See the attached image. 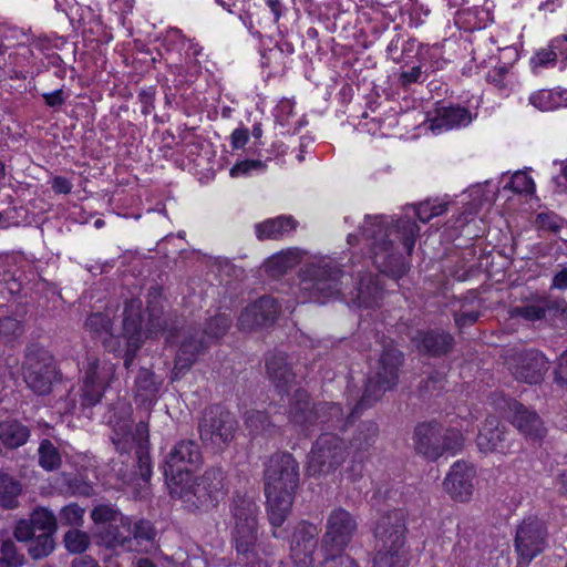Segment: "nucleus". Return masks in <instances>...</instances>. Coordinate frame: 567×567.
I'll return each mask as SVG.
<instances>
[{
	"label": "nucleus",
	"instance_id": "43",
	"mask_svg": "<svg viewBox=\"0 0 567 567\" xmlns=\"http://www.w3.org/2000/svg\"><path fill=\"white\" fill-rule=\"evenodd\" d=\"M22 491L21 484L8 474L0 473V503L6 508L17 506V497Z\"/></svg>",
	"mask_w": 567,
	"mask_h": 567
},
{
	"label": "nucleus",
	"instance_id": "47",
	"mask_svg": "<svg viewBox=\"0 0 567 567\" xmlns=\"http://www.w3.org/2000/svg\"><path fill=\"white\" fill-rule=\"evenodd\" d=\"M123 517L121 513L112 505L101 504L95 506L91 512V518L96 525V532L104 526L112 523H117L118 518Z\"/></svg>",
	"mask_w": 567,
	"mask_h": 567
},
{
	"label": "nucleus",
	"instance_id": "22",
	"mask_svg": "<svg viewBox=\"0 0 567 567\" xmlns=\"http://www.w3.org/2000/svg\"><path fill=\"white\" fill-rule=\"evenodd\" d=\"M84 330L110 352L120 350V336L114 334L113 322L106 312H93L84 321Z\"/></svg>",
	"mask_w": 567,
	"mask_h": 567
},
{
	"label": "nucleus",
	"instance_id": "5",
	"mask_svg": "<svg viewBox=\"0 0 567 567\" xmlns=\"http://www.w3.org/2000/svg\"><path fill=\"white\" fill-rule=\"evenodd\" d=\"M230 509L235 520L233 538L238 561L247 567H266L256 551L259 507L255 498L236 494Z\"/></svg>",
	"mask_w": 567,
	"mask_h": 567
},
{
	"label": "nucleus",
	"instance_id": "49",
	"mask_svg": "<svg viewBox=\"0 0 567 567\" xmlns=\"http://www.w3.org/2000/svg\"><path fill=\"white\" fill-rule=\"evenodd\" d=\"M93 373V372H90ZM92 374L83 378V386L81 394V403L85 406H93L97 404L103 395L105 386L93 383Z\"/></svg>",
	"mask_w": 567,
	"mask_h": 567
},
{
	"label": "nucleus",
	"instance_id": "41",
	"mask_svg": "<svg viewBox=\"0 0 567 567\" xmlns=\"http://www.w3.org/2000/svg\"><path fill=\"white\" fill-rule=\"evenodd\" d=\"M121 526L125 532L130 533L132 543L146 540L150 542L154 538L155 533L152 524L148 520L140 519L135 523L130 517H121Z\"/></svg>",
	"mask_w": 567,
	"mask_h": 567
},
{
	"label": "nucleus",
	"instance_id": "29",
	"mask_svg": "<svg viewBox=\"0 0 567 567\" xmlns=\"http://www.w3.org/2000/svg\"><path fill=\"white\" fill-rule=\"evenodd\" d=\"M351 301L358 307L371 308L379 303L382 298V289L372 275H364L360 278L359 286L349 292Z\"/></svg>",
	"mask_w": 567,
	"mask_h": 567
},
{
	"label": "nucleus",
	"instance_id": "48",
	"mask_svg": "<svg viewBox=\"0 0 567 567\" xmlns=\"http://www.w3.org/2000/svg\"><path fill=\"white\" fill-rule=\"evenodd\" d=\"M64 545L71 554H82L90 546V537L85 532L80 529H70L64 535Z\"/></svg>",
	"mask_w": 567,
	"mask_h": 567
},
{
	"label": "nucleus",
	"instance_id": "34",
	"mask_svg": "<svg viewBox=\"0 0 567 567\" xmlns=\"http://www.w3.org/2000/svg\"><path fill=\"white\" fill-rule=\"evenodd\" d=\"M96 535L109 548L121 547L126 550L135 549L134 546H132V537H130V533L125 532L121 526V517L117 523H112L109 526L100 528L99 532H96Z\"/></svg>",
	"mask_w": 567,
	"mask_h": 567
},
{
	"label": "nucleus",
	"instance_id": "32",
	"mask_svg": "<svg viewBox=\"0 0 567 567\" xmlns=\"http://www.w3.org/2000/svg\"><path fill=\"white\" fill-rule=\"evenodd\" d=\"M142 306L143 303L140 299H131L125 303L122 337L126 341H132L133 338H136L138 342H143Z\"/></svg>",
	"mask_w": 567,
	"mask_h": 567
},
{
	"label": "nucleus",
	"instance_id": "3",
	"mask_svg": "<svg viewBox=\"0 0 567 567\" xmlns=\"http://www.w3.org/2000/svg\"><path fill=\"white\" fill-rule=\"evenodd\" d=\"M113 429L112 442L120 453L134 451L136 457V470L130 480V484L144 487L152 476V462L148 453V424L140 421L133 431L131 420V405L125 401H118L115 411L109 419Z\"/></svg>",
	"mask_w": 567,
	"mask_h": 567
},
{
	"label": "nucleus",
	"instance_id": "33",
	"mask_svg": "<svg viewBox=\"0 0 567 567\" xmlns=\"http://www.w3.org/2000/svg\"><path fill=\"white\" fill-rule=\"evenodd\" d=\"M302 259L299 249L289 248L271 256L265 264L266 271L272 277H280L295 268Z\"/></svg>",
	"mask_w": 567,
	"mask_h": 567
},
{
	"label": "nucleus",
	"instance_id": "52",
	"mask_svg": "<svg viewBox=\"0 0 567 567\" xmlns=\"http://www.w3.org/2000/svg\"><path fill=\"white\" fill-rule=\"evenodd\" d=\"M508 187L518 194L526 193L532 194L535 190V184L530 176L526 172H516L508 183Z\"/></svg>",
	"mask_w": 567,
	"mask_h": 567
},
{
	"label": "nucleus",
	"instance_id": "60",
	"mask_svg": "<svg viewBox=\"0 0 567 567\" xmlns=\"http://www.w3.org/2000/svg\"><path fill=\"white\" fill-rule=\"evenodd\" d=\"M322 567H359L357 561L346 554L327 557Z\"/></svg>",
	"mask_w": 567,
	"mask_h": 567
},
{
	"label": "nucleus",
	"instance_id": "6",
	"mask_svg": "<svg viewBox=\"0 0 567 567\" xmlns=\"http://www.w3.org/2000/svg\"><path fill=\"white\" fill-rule=\"evenodd\" d=\"M299 277V302L324 303L344 296L343 285L348 277L334 261L310 264L301 270Z\"/></svg>",
	"mask_w": 567,
	"mask_h": 567
},
{
	"label": "nucleus",
	"instance_id": "37",
	"mask_svg": "<svg viewBox=\"0 0 567 567\" xmlns=\"http://www.w3.org/2000/svg\"><path fill=\"white\" fill-rule=\"evenodd\" d=\"M161 384L162 380H158L152 371L141 369L135 380L134 391L143 402L152 401L156 396Z\"/></svg>",
	"mask_w": 567,
	"mask_h": 567
},
{
	"label": "nucleus",
	"instance_id": "23",
	"mask_svg": "<svg viewBox=\"0 0 567 567\" xmlns=\"http://www.w3.org/2000/svg\"><path fill=\"white\" fill-rule=\"evenodd\" d=\"M413 341L420 352L430 357L446 355L455 346L454 337L442 329L419 331Z\"/></svg>",
	"mask_w": 567,
	"mask_h": 567
},
{
	"label": "nucleus",
	"instance_id": "31",
	"mask_svg": "<svg viewBox=\"0 0 567 567\" xmlns=\"http://www.w3.org/2000/svg\"><path fill=\"white\" fill-rule=\"evenodd\" d=\"M297 225L298 223L292 216H279L257 224L255 230L259 240H277L285 234L295 230Z\"/></svg>",
	"mask_w": 567,
	"mask_h": 567
},
{
	"label": "nucleus",
	"instance_id": "38",
	"mask_svg": "<svg viewBox=\"0 0 567 567\" xmlns=\"http://www.w3.org/2000/svg\"><path fill=\"white\" fill-rule=\"evenodd\" d=\"M90 372H93L91 375L93 383L106 386L114 375L115 368L110 362H101L99 359L91 357L87 358L84 377H89Z\"/></svg>",
	"mask_w": 567,
	"mask_h": 567
},
{
	"label": "nucleus",
	"instance_id": "11",
	"mask_svg": "<svg viewBox=\"0 0 567 567\" xmlns=\"http://www.w3.org/2000/svg\"><path fill=\"white\" fill-rule=\"evenodd\" d=\"M547 527L537 517L525 518L516 528L514 546L517 564L527 566L547 546Z\"/></svg>",
	"mask_w": 567,
	"mask_h": 567
},
{
	"label": "nucleus",
	"instance_id": "17",
	"mask_svg": "<svg viewBox=\"0 0 567 567\" xmlns=\"http://www.w3.org/2000/svg\"><path fill=\"white\" fill-rule=\"evenodd\" d=\"M279 313L280 306L277 300L272 297L264 296L241 311L238 324L243 330L269 326L276 321Z\"/></svg>",
	"mask_w": 567,
	"mask_h": 567
},
{
	"label": "nucleus",
	"instance_id": "45",
	"mask_svg": "<svg viewBox=\"0 0 567 567\" xmlns=\"http://www.w3.org/2000/svg\"><path fill=\"white\" fill-rule=\"evenodd\" d=\"M245 425L251 435L267 433L271 429L268 415L264 411L250 410L245 414Z\"/></svg>",
	"mask_w": 567,
	"mask_h": 567
},
{
	"label": "nucleus",
	"instance_id": "46",
	"mask_svg": "<svg viewBox=\"0 0 567 567\" xmlns=\"http://www.w3.org/2000/svg\"><path fill=\"white\" fill-rule=\"evenodd\" d=\"M148 321L146 324V330L150 334L164 332L166 330H172L169 327L167 318L164 316L163 308L153 302H148Z\"/></svg>",
	"mask_w": 567,
	"mask_h": 567
},
{
	"label": "nucleus",
	"instance_id": "42",
	"mask_svg": "<svg viewBox=\"0 0 567 567\" xmlns=\"http://www.w3.org/2000/svg\"><path fill=\"white\" fill-rule=\"evenodd\" d=\"M38 454L39 465L44 471L52 472L60 468L62 464L61 454L50 440L44 439L41 441L40 446L38 449Z\"/></svg>",
	"mask_w": 567,
	"mask_h": 567
},
{
	"label": "nucleus",
	"instance_id": "56",
	"mask_svg": "<svg viewBox=\"0 0 567 567\" xmlns=\"http://www.w3.org/2000/svg\"><path fill=\"white\" fill-rule=\"evenodd\" d=\"M84 509L78 504L64 506L60 513V519L66 525H79L83 519Z\"/></svg>",
	"mask_w": 567,
	"mask_h": 567
},
{
	"label": "nucleus",
	"instance_id": "7",
	"mask_svg": "<svg viewBox=\"0 0 567 567\" xmlns=\"http://www.w3.org/2000/svg\"><path fill=\"white\" fill-rule=\"evenodd\" d=\"M463 444L464 436L460 430L444 429L435 421L420 423L414 430L415 450L430 461H436L445 452L456 454Z\"/></svg>",
	"mask_w": 567,
	"mask_h": 567
},
{
	"label": "nucleus",
	"instance_id": "58",
	"mask_svg": "<svg viewBox=\"0 0 567 567\" xmlns=\"http://www.w3.org/2000/svg\"><path fill=\"white\" fill-rule=\"evenodd\" d=\"M265 168V164L261 161L257 159H246L237 163L230 169V176L238 177L248 175L251 171H262Z\"/></svg>",
	"mask_w": 567,
	"mask_h": 567
},
{
	"label": "nucleus",
	"instance_id": "26",
	"mask_svg": "<svg viewBox=\"0 0 567 567\" xmlns=\"http://www.w3.org/2000/svg\"><path fill=\"white\" fill-rule=\"evenodd\" d=\"M511 410L514 412L513 424L525 436L536 440L545 435L543 420L535 411L527 409L518 402L512 403Z\"/></svg>",
	"mask_w": 567,
	"mask_h": 567
},
{
	"label": "nucleus",
	"instance_id": "44",
	"mask_svg": "<svg viewBox=\"0 0 567 567\" xmlns=\"http://www.w3.org/2000/svg\"><path fill=\"white\" fill-rule=\"evenodd\" d=\"M54 534L41 533L40 535H33L30 539L28 551L33 559H42L49 556L55 548V542L53 538Z\"/></svg>",
	"mask_w": 567,
	"mask_h": 567
},
{
	"label": "nucleus",
	"instance_id": "55",
	"mask_svg": "<svg viewBox=\"0 0 567 567\" xmlns=\"http://www.w3.org/2000/svg\"><path fill=\"white\" fill-rule=\"evenodd\" d=\"M1 553L3 555L0 560H7L9 565L13 567H20L24 563V557L20 554L12 540H6L2 543Z\"/></svg>",
	"mask_w": 567,
	"mask_h": 567
},
{
	"label": "nucleus",
	"instance_id": "59",
	"mask_svg": "<svg viewBox=\"0 0 567 567\" xmlns=\"http://www.w3.org/2000/svg\"><path fill=\"white\" fill-rule=\"evenodd\" d=\"M543 308H546L547 311L559 312L561 315H567V302L563 298L551 299L549 296H543L537 299Z\"/></svg>",
	"mask_w": 567,
	"mask_h": 567
},
{
	"label": "nucleus",
	"instance_id": "2",
	"mask_svg": "<svg viewBox=\"0 0 567 567\" xmlns=\"http://www.w3.org/2000/svg\"><path fill=\"white\" fill-rule=\"evenodd\" d=\"M402 363V352L392 344H384L377 365L368 378L364 392L360 401L350 409L349 415L344 417V412L338 403L321 402L317 404V424L344 429L354 414L379 401L388 390L398 384Z\"/></svg>",
	"mask_w": 567,
	"mask_h": 567
},
{
	"label": "nucleus",
	"instance_id": "62",
	"mask_svg": "<svg viewBox=\"0 0 567 567\" xmlns=\"http://www.w3.org/2000/svg\"><path fill=\"white\" fill-rule=\"evenodd\" d=\"M555 380L557 383L567 385V350L561 353L555 370Z\"/></svg>",
	"mask_w": 567,
	"mask_h": 567
},
{
	"label": "nucleus",
	"instance_id": "24",
	"mask_svg": "<svg viewBox=\"0 0 567 567\" xmlns=\"http://www.w3.org/2000/svg\"><path fill=\"white\" fill-rule=\"evenodd\" d=\"M169 481L172 482L171 496L175 499H179L187 511L195 512L213 508L207 501V497L199 492V487L195 480L192 483L185 484H183V476Z\"/></svg>",
	"mask_w": 567,
	"mask_h": 567
},
{
	"label": "nucleus",
	"instance_id": "10",
	"mask_svg": "<svg viewBox=\"0 0 567 567\" xmlns=\"http://www.w3.org/2000/svg\"><path fill=\"white\" fill-rule=\"evenodd\" d=\"M23 377L27 385L35 394H48L58 378L54 359L50 352L42 347H29L23 363Z\"/></svg>",
	"mask_w": 567,
	"mask_h": 567
},
{
	"label": "nucleus",
	"instance_id": "8",
	"mask_svg": "<svg viewBox=\"0 0 567 567\" xmlns=\"http://www.w3.org/2000/svg\"><path fill=\"white\" fill-rule=\"evenodd\" d=\"M238 430L235 415L215 405L206 409L198 423L199 437L205 447L221 452L234 441Z\"/></svg>",
	"mask_w": 567,
	"mask_h": 567
},
{
	"label": "nucleus",
	"instance_id": "13",
	"mask_svg": "<svg viewBox=\"0 0 567 567\" xmlns=\"http://www.w3.org/2000/svg\"><path fill=\"white\" fill-rule=\"evenodd\" d=\"M358 529L355 517L342 507L333 508L327 516L322 545L342 551L351 543Z\"/></svg>",
	"mask_w": 567,
	"mask_h": 567
},
{
	"label": "nucleus",
	"instance_id": "40",
	"mask_svg": "<svg viewBox=\"0 0 567 567\" xmlns=\"http://www.w3.org/2000/svg\"><path fill=\"white\" fill-rule=\"evenodd\" d=\"M565 94L566 92L539 90L530 95L529 102L533 106L540 111H550L564 104Z\"/></svg>",
	"mask_w": 567,
	"mask_h": 567
},
{
	"label": "nucleus",
	"instance_id": "36",
	"mask_svg": "<svg viewBox=\"0 0 567 567\" xmlns=\"http://www.w3.org/2000/svg\"><path fill=\"white\" fill-rule=\"evenodd\" d=\"M409 550L402 548H378L373 559V567H408Z\"/></svg>",
	"mask_w": 567,
	"mask_h": 567
},
{
	"label": "nucleus",
	"instance_id": "53",
	"mask_svg": "<svg viewBox=\"0 0 567 567\" xmlns=\"http://www.w3.org/2000/svg\"><path fill=\"white\" fill-rule=\"evenodd\" d=\"M446 210V204L432 205L429 202L421 203L415 207V215L422 223H427L435 216L442 215Z\"/></svg>",
	"mask_w": 567,
	"mask_h": 567
},
{
	"label": "nucleus",
	"instance_id": "39",
	"mask_svg": "<svg viewBox=\"0 0 567 567\" xmlns=\"http://www.w3.org/2000/svg\"><path fill=\"white\" fill-rule=\"evenodd\" d=\"M378 435L379 427L375 422H362L352 436L351 445L358 451H365L374 444Z\"/></svg>",
	"mask_w": 567,
	"mask_h": 567
},
{
	"label": "nucleus",
	"instance_id": "57",
	"mask_svg": "<svg viewBox=\"0 0 567 567\" xmlns=\"http://www.w3.org/2000/svg\"><path fill=\"white\" fill-rule=\"evenodd\" d=\"M555 47H551L549 49H543L538 51L532 59V68L534 73H537V69L540 66H547L548 64H555L557 60V54L554 51Z\"/></svg>",
	"mask_w": 567,
	"mask_h": 567
},
{
	"label": "nucleus",
	"instance_id": "14",
	"mask_svg": "<svg viewBox=\"0 0 567 567\" xmlns=\"http://www.w3.org/2000/svg\"><path fill=\"white\" fill-rule=\"evenodd\" d=\"M202 462L199 446L195 441L182 440L176 443L165 457L164 475L166 480H176L184 474L188 476L192 467Z\"/></svg>",
	"mask_w": 567,
	"mask_h": 567
},
{
	"label": "nucleus",
	"instance_id": "4",
	"mask_svg": "<svg viewBox=\"0 0 567 567\" xmlns=\"http://www.w3.org/2000/svg\"><path fill=\"white\" fill-rule=\"evenodd\" d=\"M299 483V465L289 453L274 454L265 471V494L269 522L280 527L290 513Z\"/></svg>",
	"mask_w": 567,
	"mask_h": 567
},
{
	"label": "nucleus",
	"instance_id": "54",
	"mask_svg": "<svg viewBox=\"0 0 567 567\" xmlns=\"http://www.w3.org/2000/svg\"><path fill=\"white\" fill-rule=\"evenodd\" d=\"M537 226L540 229L557 234L563 228V219L554 213H540L536 218Z\"/></svg>",
	"mask_w": 567,
	"mask_h": 567
},
{
	"label": "nucleus",
	"instance_id": "61",
	"mask_svg": "<svg viewBox=\"0 0 567 567\" xmlns=\"http://www.w3.org/2000/svg\"><path fill=\"white\" fill-rule=\"evenodd\" d=\"M480 317V312L477 311H461L455 313L454 320L457 327L463 328L466 326L474 324Z\"/></svg>",
	"mask_w": 567,
	"mask_h": 567
},
{
	"label": "nucleus",
	"instance_id": "12",
	"mask_svg": "<svg viewBox=\"0 0 567 567\" xmlns=\"http://www.w3.org/2000/svg\"><path fill=\"white\" fill-rule=\"evenodd\" d=\"M505 363L513 377L529 384L539 382L548 370L546 357L535 350H511L505 357Z\"/></svg>",
	"mask_w": 567,
	"mask_h": 567
},
{
	"label": "nucleus",
	"instance_id": "64",
	"mask_svg": "<svg viewBox=\"0 0 567 567\" xmlns=\"http://www.w3.org/2000/svg\"><path fill=\"white\" fill-rule=\"evenodd\" d=\"M230 140L233 148H243L249 140V132L247 128H236L231 133Z\"/></svg>",
	"mask_w": 567,
	"mask_h": 567
},
{
	"label": "nucleus",
	"instance_id": "27",
	"mask_svg": "<svg viewBox=\"0 0 567 567\" xmlns=\"http://www.w3.org/2000/svg\"><path fill=\"white\" fill-rule=\"evenodd\" d=\"M289 420L302 429L317 424V404L310 402L306 391H296L289 409Z\"/></svg>",
	"mask_w": 567,
	"mask_h": 567
},
{
	"label": "nucleus",
	"instance_id": "21",
	"mask_svg": "<svg viewBox=\"0 0 567 567\" xmlns=\"http://www.w3.org/2000/svg\"><path fill=\"white\" fill-rule=\"evenodd\" d=\"M292 358L287 353L277 351L266 358V372L269 380L280 392H288L296 383Z\"/></svg>",
	"mask_w": 567,
	"mask_h": 567
},
{
	"label": "nucleus",
	"instance_id": "51",
	"mask_svg": "<svg viewBox=\"0 0 567 567\" xmlns=\"http://www.w3.org/2000/svg\"><path fill=\"white\" fill-rule=\"evenodd\" d=\"M512 317H520L527 321H537L546 317V308L542 305H525L515 307L511 311Z\"/></svg>",
	"mask_w": 567,
	"mask_h": 567
},
{
	"label": "nucleus",
	"instance_id": "30",
	"mask_svg": "<svg viewBox=\"0 0 567 567\" xmlns=\"http://www.w3.org/2000/svg\"><path fill=\"white\" fill-rule=\"evenodd\" d=\"M472 121L471 113L461 106L442 107L437 110V115L431 121L432 131L452 130L458 126H465Z\"/></svg>",
	"mask_w": 567,
	"mask_h": 567
},
{
	"label": "nucleus",
	"instance_id": "9",
	"mask_svg": "<svg viewBox=\"0 0 567 567\" xmlns=\"http://www.w3.org/2000/svg\"><path fill=\"white\" fill-rule=\"evenodd\" d=\"M348 456L344 442L333 434H322L315 442L309 454L307 472L320 477L338 470Z\"/></svg>",
	"mask_w": 567,
	"mask_h": 567
},
{
	"label": "nucleus",
	"instance_id": "20",
	"mask_svg": "<svg viewBox=\"0 0 567 567\" xmlns=\"http://www.w3.org/2000/svg\"><path fill=\"white\" fill-rule=\"evenodd\" d=\"M55 515L44 507L35 508L29 519L20 520L13 530V536L18 542H29L33 538L35 530L54 534L56 532Z\"/></svg>",
	"mask_w": 567,
	"mask_h": 567
},
{
	"label": "nucleus",
	"instance_id": "63",
	"mask_svg": "<svg viewBox=\"0 0 567 567\" xmlns=\"http://www.w3.org/2000/svg\"><path fill=\"white\" fill-rule=\"evenodd\" d=\"M143 342H138V339L133 338L132 341H126V350L124 353V367L128 369L134 359L137 350L141 348Z\"/></svg>",
	"mask_w": 567,
	"mask_h": 567
},
{
	"label": "nucleus",
	"instance_id": "18",
	"mask_svg": "<svg viewBox=\"0 0 567 567\" xmlns=\"http://www.w3.org/2000/svg\"><path fill=\"white\" fill-rule=\"evenodd\" d=\"M318 534L319 529L315 524L302 522L297 526L291 543V558L296 567H311Z\"/></svg>",
	"mask_w": 567,
	"mask_h": 567
},
{
	"label": "nucleus",
	"instance_id": "28",
	"mask_svg": "<svg viewBox=\"0 0 567 567\" xmlns=\"http://www.w3.org/2000/svg\"><path fill=\"white\" fill-rule=\"evenodd\" d=\"M207 347L204 337L190 336L185 339L177 352L175 364L173 369L174 380L179 379L193 363L196 361L197 355Z\"/></svg>",
	"mask_w": 567,
	"mask_h": 567
},
{
	"label": "nucleus",
	"instance_id": "19",
	"mask_svg": "<svg viewBox=\"0 0 567 567\" xmlns=\"http://www.w3.org/2000/svg\"><path fill=\"white\" fill-rule=\"evenodd\" d=\"M476 445L485 454L493 452L505 454L511 450L506 429L496 416L489 415L485 419L476 437Z\"/></svg>",
	"mask_w": 567,
	"mask_h": 567
},
{
	"label": "nucleus",
	"instance_id": "16",
	"mask_svg": "<svg viewBox=\"0 0 567 567\" xmlns=\"http://www.w3.org/2000/svg\"><path fill=\"white\" fill-rule=\"evenodd\" d=\"M475 468L465 461H457L452 466L443 486L445 492L455 501L467 502L474 492Z\"/></svg>",
	"mask_w": 567,
	"mask_h": 567
},
{
	"label": "nucleus",
	"instance_id": "1",
	"mask_svg": "<svg viewBox=\"0 0 567 567\" xmlns=\"http://www.w3.org/2000/svg\"><path fill=\"white\" fill-rule=\"evenodd\" d=\"M420 227L410 218H399L394 225L383 215H368L360 234L369 246L375 267L393 279L402 278L410 265L399 250V241L410 256Z\"/></svg>",
	"mask_w": 567,
	"mask_h": 567
},
{
	"label": "nucleus",
	"instance_id": "50",
	"mask_svg": "<svg viewBox=\"0 0 567 567\" xmlns=\"http://www.w3.org/2000/svg\"><path fill=\"white\" fill-rule=\"evenodd\" d=\"M231 320L226 315H217L208 320L205 326L204 334L208 339L221 338L230 327Z\"/></svg>",
	"mask_w": 567,
	"mask_h": 567
},
{
	"label": "nucleus",
	"instance_id": "25",
	"mask_svg": "<svg viewBox=\"0 0 567 567\" xmlns=\"http://www.w3.org/2000/svg\"><path fill=\"white\" fill-rule=\"evenodd\" d=\"M199 492L207 497V501L215 507L224 498L227 492L226 475L221 468L210 467L196 480Z\"/></svg>",
	"mask_w": 567,
	"mask_h": 567
},
{
	"label": "nucleus",
	"instance_id": "15",
	"mask_svg": "<svg viewBox=\"0 0 567 567\" xmlns=\"http://www.w3.org/2000/svg\"><path fill=\"white\" fill-rule=\"evenodd\" d=\"M405 515L392 509L380 516L374 527L377 548H402L405 546Z\"/></svg>",
	"mask_w": 567,
	"mask_h": 567
},
{
	"label": "nucleus",
	"instance_id": "35",
	"mask_svg": "<svg viewBox=\"0 0 567 567\" xmlns=\"http://www.w3.org/2000/svg\"><path fill=\"white\" fill-rule=\"evenodd\" d=\"M30 437V430L18 421H3L0 423V442L7 449H18L24 445Z\"/></svg>",
	"mask_w": 567,
	"mask_h": 567
}]
</instances>
